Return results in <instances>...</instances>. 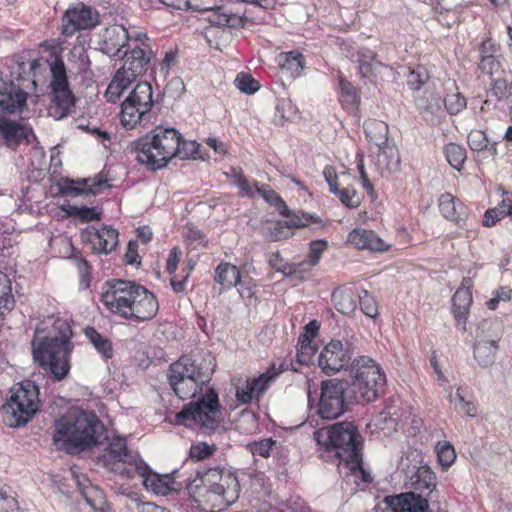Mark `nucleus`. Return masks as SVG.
<instances>
[{"mask_svg":"<svg viewBox=\"0 0 512 512\" xmlns=\"http://www.w3.org/2000/svg\"><path fill=\"white\" fill-rule=\"evenodd\" d=\"M97 463L127 479H133L139 475L143 478L144 487L155 494L166 496L181 489V484L176 482L170 474L154 472L141 459L138 452L128 449L126 439L119 436L113 438L108 444L104 453L97 458Z\"/></svg>","mask_w":512,"mask_h":512,"instance_id":"obj_1","label":"nucleus"},{"mask_svg":"<svg viewBox=\"0 0 512 512\" xmlns=\"http://www.w3.org/2000/svg\"><path fill=\"white\" fill-rule=\"evenodd\" d=\"M350 360L349 354H318V365L327 375L349 370V392L354 401L368 403L376 400L386 383L380 366L365 355L353 359L351 363Z\"/></svg>","mask_w":512,"mask_h":512,"instance_id":"obj_2","label":"nucleus"},{"mask_svg":"<svg viewBox=\"0 0 512 512\" xmlns=\"http://www.w3.org/2000/svg\"><path fill=\"white\" fill-rule=\"evenodd\" d=\"M105 440L107 429L94 412L70 410L54 421V445L67 454L90 450Z\"/></svg>","mask_w":512,"mask_h":512,"instance_id":"obj_3","label":"nucleus"},{"mask_svg":"<svg viewBox=\"0 0 512 512\" xmlns=\"http://www.w3.org/2000/svg\"><path fill=\"white\" fill-rule=\"evenodd\" d=\"M314 440L328 452H334L341 463L350 462L359 467V454L363 449V438L353 422H337L313 432Z\"/></svg>","mask_w":512,"mask_h":512,"instance_id":"obj_4","label":"nucleus"},{"mask_svg":"<svg viewBox=\"0 0 512 512\" xmlns=\"http://www.w3.org/2000/svg\"><path fill=\"white\" fill-rule=\"evenodd\" d=\"M175 424L195 428L204 435L214 434L220 427L221 411L218 393L208 389L196 400L185 404L175 415Z\"/></svg>","mask_w":512,"mask_h":512,"instance_id":"obj_5","label":"nucleus"},{"mask_svg":"<svg viewBox=\"0 0 512 512\" xmlns=\"http://www.w3.org/2000/svg\"><path fill=\"white\" fill-rule=\"evenodd\" d=\"M163 97V94H157L154 99L152 85L148 81L139 82L121 104V124L126 129H133L138 124L145 126L156 121Z\"/></svg>","mask_w":512,"mask_h":512,"instance_id":"obj_6","label":"nucleus"},{"mask_svg":"<svg viewBox=\"0 0 512 512\" xmlns=\"http://www.w3.org/2000/svg\"><path fill=\"white\" fill-rule=\"evenodd\" d=\"M39 387L31 380L16 383L10 389V397L3 405L5 423L10 427L27 424L38 412Z\"/></svg>","mask_w":512,"mask_h":512,"instance_id":"obj_7","label":"nucleus"},{"mask_svg":"<svg viewBox=\"0 0 512 512\" xmlns=\"http://www.w3.org/2000/svg\"><path fill=\"white\" fill-rule=\"evenodd\" d=\"M50 72L51 104L48 114L55 120H62L72 113L77 99L70 88L66 66L61 58H56L50 64Z\"/></svg>","mask_w":512,"mask_h":512,"instance_id":"obj_8","label":"nucleus"},{"mask_svg":"<svg viewBox=\"0 0 512 512\" xmlns=\"http://www.w3.org/2000/svg\"><path fill=\"white\" fill-rule=\"evenodd\" d=\"M43 325L44 323L35 328L31 341L32 352H72L73 332L67 320L58 317L50 326Z\"/></svg>","mask_w":512,"mask_h":512,"instance_id":"obj_9","label":"nucleus"},{"mask_svg":"<svg viewBox=\"0 0 512 512\" xmlns=\"http://www.w3.org/2000/svg\"><path fill=\"white\" fill-rule=\"evenodd\" d=\"M200 484L195 488L204 493H212L221 499L224 505L233 504L239 497L240 485L237 476L219 467L197 471Z\"/></svg>","mask_w":512,"mask_h":512,"instance_id":"obj_10","label":"nucleus"},{"mask_svg":"<svg viewBox=\"0 0 512 512\" xmlns=\"http://www.w3.org/2000/svg\"><path fill=\"white\" fill-rule=\"evenodd\" d=\"M136 287H139V284L134 281L122 279L106 281L104 284L106 289L101 293V301L112 313L125 318L135 300Z\"/></svg>","mask_w":512,"mask_h":512,"instance_id":"obj_11","label":"nucleus"},{"mask_svg":"<svg viewBox=\"0 0 512 512\" xmlns=\"http://www.w3.org/2000/svg\"><path fill=\"white\" fill-rule=\"evenodd\" d=\"M346 386V382L336 379L322 381L317 409V413L322 419L334 420L345 412Z\"/></svg>","mask_w":512,"mask_h":512,"instance_id":"obj_12","label":"nucleus"},{"mask_svg":"<svg viewBox=\"0 0 512 512\" xmlns=\"http://www.w3.org/2000/svg\"><path fill=\"white\" fill-rule=\"evenodd\" d=\"M215 358L212 354H182L180 358L170 365L169 371L184 373L199 379L202 384L210 381L215 369Z\"/></svg>","mask_w":512,"mask_h":512,"instance_id":"obj_13","label":"nucleus"},{"mask_svg":"<svg viewBox=\"0 0 512 512\" xmlns=\"http://www.w3.org/2000/svg\"><path fill=\"white\" fill-rule=\"evenodd\" d=\"M131 152L136 154V160L145 165L150 171L161 170L169 164V159L162 160L163 151L153 130L132 141L129 145Z\"/></svg>","mask_w":512,"mask_h":512,"instance_id":"obj_14","label":"nucleus"},{"mask_svg":"<svg viewBox=\"0 0 512 512\" xmlns=\"http://www.w3.org/2000/svg\"><path fill=\"white\" fill-rule=\"evenodd\" d=\"M100 23L98 11L84 3L69 7L62 18V34L71 37L77 31L91 30Z\"/></svg>","mask_w":512,"mask_h":512,"instance_id":"obj_15","label":"nucleus"},{"mask_svg":"<svg viewBox=\"0 0 512 512\" xmlns=\"http://www.w3.org/2000/svg\"><path fill=\"white\" fill-rule=\"evenodd\" d=\"M146 41H149V38L144 35V40H141V43L145 47L135 46L130 51L125 50L120 57L123 65L118 70L129 76L132 81L146 73L150 67L153 52L145 43Z\"/></svg>","mask_w":512,"mask_h":512,"instance_id":"obj_16","label":"nucleus"},{"mask_svg":"<svg viewBox=\"0 0 512 512\" xmlns=\"http://www.w3.org/2000/svg\"><path fill=\"white\" fill-rule=\"evenodd\" d=\"M471 284V279L464 277L460 287L455 291L451 299V312L455 320V326L463 332L467 331V321L473 302L472 292L470 290Z\"/></svg>","mask_w":512,"mask_h":512,"instance_id":"obj_17","label":"nucleus"},{"mask_svg":"<svg viewBox=\"0 0 512 512\" xmlns=\"http://www.w3.org/2000/svg\"><path fill=\"white\" fill-rule=\"evenodd\" d=\"M28 94L13 80H6L0 72V110L14 114L26 107Z\"/></svg>","mask_w":512,"mask_h":512,"instance_id":"obj_18","label":"nucleus"},{"mask_svg":"<svg viewBox=\"0 0 512 512\" xmlns=\"http://www.w3.org/2000/svg\"><path fill=\"white\" fill-rule=\"evenodd\" d=\"M33 361L54 381L64 380L71 369L70 354H32Z\"/></svg>","mask_w":512,"mask_h":512,"instance_id":"obj_19","label":"nucleus"},{"mask_svg":"<svg viewBox=\"0 0 512 512\" xmlns=\"http://www.w3.org/2000/svg\"><path fill=\"white\" fill-rule=\"evenodd\" d=\"M415 103L419 114L428 125H439L445 118L442 98L434 90H426L422 96L416 98Z\"/></svg>","mask_w":512,"mask_h":512,"instance_id":"obj_20","label":"nucleus"},{"mask_svg":"<svg viewBox=\"0 0 512 512\" xmlns=\"http://www.w3.org/2000/svg\"><path fill=\"white\" fill-rule=\"evenodd\" d=\"M135 300L128 312L126 319L135 321H146L152 319L159 308L158 301L153 293L144 286L136 287Z\"/></svg>","mask_w":512,"mask_h":512,"instance_id":"obj_21","label":"nucleus"},{"mask_svg":"<svg viewBox=\"0 0 512 512\" xmlns=\"http://www.w3.org/2000/svg\"><path fill=\"white\" fill-rule=\"evenodd\" d=\"M128 30L122 25H112L103 32L99 50L110 58H120L123 48L128 46Z\"/></svg>","mask_w":512,"mask_h":512,"instance_id":"obj_22","label":"nucleus"},{"mask_svg":"<svg viewBox=\"0 0 512 512\" xmlns=\"http://www.w3.org/2000/svg\"><path fill=\"white\" fill-rule=\"evenodd\" d=\"M503 324L498 319H483L477 325L475 331L474 348L481 349H499V341L503 335Z\"/></svg>","mask_w":512,"mask_h":512,"instance_id":"obj_23","label":"nucleus"},{"mask_svg":"<svg viewBox=\"0 0 512 512\" xmlns=\"http://www.w3.org/2000/svg\"><path fill=\"white\" fill-rule=\"evenodd\" d=\"M287 218L288 220L278 221L275 224L273 231L271 232V239L273 241L287 239L290 236V229L307 227L310 224H323V220L316 214H310L303 211H299L298 213L291 211L290 216Z\"/></svg>","mask_w":512,"mask_h":512,"instance_id":"obj_24","label":"nucleus"},{"mask_svg":"<svg viewBox=\"0 0 512 512\" xmlns=\"http://www.w3.org/2000/svg\"><path fill=\"white\" fill-rule=\"evenodd\" d=\"M406 478L413 489L412 492L428 498V502L431 500L437 484L436 475L428 465L413 466L411 470L406 472Z\"/></svg>","mask_w":512,"mask_h":512,"instance_id":"obj_25","label":"nucleus"},{"mask_svg":"<svg viewBox=\"0 0 512 512\" xmlns=\"http://www.w3.org/2000/svg\"><path fill=\"white\" fill-rule=\"evenodd\" d=\"M118 231L110 226H102L100 229L87 230L86 240L92 245V250L98 254L108 255L118 245Z\"/></svg>","mask_w":512,"mask_h":512,"instance_id":"obj_26","label":"nucleus"},{"mask_svg":"<svg viewBox=\"0 0 512 512\" xmlns=\"http://www.w3.org/2000/svg\"><path fill=\"white\" fill-rule=\"evenodd\" d=\"M386 503L393 512H431L428 498L416 492H405L386 497Z\"/></svg>","mask_w":512,"mask_h":512,"instance_id":"obj_27","label":"nucleus"},{"mask_svg":"<svg viewBox=\"0 0 512 512\" xmlns=\"http://www.w3.org/2000/svg\"><path fill=\"white\" fill-rule=\"evenodd\" d=\"M153 132L163 151L161 159H169L171 161L179 154L182 134L174 127H163L161 125L155 127Z\"/></svg>","mask_w":512,"mask_h":512,"instance_id":"obj_28","label":"nucleus"},{"mask_svg":"<svg viewBox=\"0 0 512 512\" xmlns=\"http://www.w3.org/2000/svg\"><path fill=\"white\" fill-rule=\"evenodd\" d=\"M441 214L459 227H464L468 219V208L459 199L449 193L442 194L439 198Z\"/></svg>","mask_w":512,"mask_h":512,"instance_id":"obj_29","label":"nucleus"},{"mask_svg":"<svg viewBox=\"0 0 512 512\" xmlns=\"http://www.w3.org/2000/svg\"><path fill=\"white\" fill-rule=\"evenodd\" d=\"M110 187L111 185L108 183V180L103 178L101 175H98L94 179H83L81 182H77V184L73 181H70L60 187L59 193L61 195L72 196H79L83 194L96 195L97 193Z\"/></svg>","mask_w":512,"mask_h":512,"instance_id":"obj_30","label":"nucleus"},{"mask_svg":"<svg viewBox=\"0 0 512 512\" xmlns=\"http://www.w3.org/2000/svg\"><path fill=\"white\" fill-rule=\"evenodd\" d=\"M30 132L31 130L25 125L0 115V135L8 148L16 149L24 140L28 139Z\"/></svg>","mask_w":512,"mask_h":512,"instance_id":"obj_31","label":"nucleus"},{"mask_svg":"<svg viewBox=\"0 0 512 512\" xmlns=\"http://www.w3.org/2000/svg\"><path fill=\"white\" fill-rule=\"evenodd\" d=\"M168 379L172 390L182 400L195 396L204 385L199 379L190 375L186 376L184 373L178 375L169 371Z\"/></svg>","mask_w":512,"mask_h":512,"instance_id":"obj_32","label":"nucleus"},{"mask_svg":"<svg viewBox=\"0 0 512 512\" xmlns=\"http://www.w3.org/2000/svg\"><path fill=\"white\" fill-rule=\"evenodd\" d=\"M492 100L500 104L502 108L512 105V73L509 77H496L491 81L485 104H490Z\"/></svg>","mask_w":512,"mask_h":512,"instance_id":"obj_33","label":"nucleus"},{"mask_svg":"<svg viewBox=\"0 0 512 512\" xmlns=\"http://www.w3.org/2000/svg\"><path fill=\"white\" fill-rule=\"evenodd\" d=\"M77 486L80 494L82 495L86 503L95 512L109 511V506L107 504L105 495L101 489H99L97 486L92 485L90 481L87 479H84V481L77 479Z\"/></svg>","mask_w":512,"mask_h":512,"instance_id":"obj_34","label":"nucleus"},{"mask_svg":"<svg viewBox=\"0 0 512 512\" xmlns=\"http://www.w3.org/2000/svg\"><path fill=\"white\" fill-rule=\"evenodd\" d=\"M347 241L356 248L371 251L386 250L385 243L373 231L365 229H354L348 234Z\"/></svg>","mask_w":512,"mask_h":512,"instance_id":"obj_35","label":"nucleus"},{"mask_svg":"<svg viewBox=\"0 0 512 512\" xmlns=\"http://www.w3.org/2000/svg\"><path fill=\"white\" fill-rule=\"evenodd\" d=\"M356 62L359 64V74L368 80L374 79L383 66L377 59L376 52L367 47H361L356 52Z\"/></svg>","mask_w":512,"mask_h":512,"instance_id":"obj_36","label":"nucleus"},{"mask_svg":"<svg viewBox=\"0 0 512 512\" xmlns=\"http://www.w3.org/2000/svg\"><path fill=\"white\" fill-rule=\"evenodd\" d=\"M241 273L237 266L228 263L221 262L215 269V281L223 286V290L231 289L234 286L240 284Z\"/></svg>","mask_w":512,"mask_h":512,"instance_id":"obj_37","label":"nucleus"},{"mask_svg":"<svg viewBox=\"0 0 512 512\" xmlns=\"http://www.w3.org/2000/svg\"><path fill=\"white\" fill-rule=\"evenodd\" d=\"M356 295L351 289H335L332 292L331 299L335 308L342 314L349 315L357 307Z\"/></svg>","mask_w":512,"mask_h":512,"instance_id":"obj_38","label":"nucleus"},{"mask_svg":"<svg viewBox=\"0 0 512 512\" xmlns=\"http://www.w3.org/2000/svg\"><path fill=\"white\" fill-rule=\"evenodd\" d=\"M15 307L12 294V282L7 274L0 271V319H3Z\"/></svg>","mask_w":512,"mask_h":512,"instance_id":"obj_39","label":"nucleus"},{"mask_svg":"<svg viewBox=\"0 0 512 512\" xmlns=\"http://www.w3.org/2000/svg\"><path fill=\"white\" fill-rule=\"evenodd\" d=\"M280 69L290 74L291 77H297L305 66L304 56L299 51H289L280 55Z\"/></svg>","mask_w":512,"mask_h":512,"instance_id":"obj_40","label":"nucleus"},{"mask_svg":"<svg viewBox=\"0 0 512 512\" xmlns=\"http://www.w3.org/2000/svg\"><path fill=\"white\" fill-rule=\"evenodd\" d=\"M320 330V323L313 319L308 322L300 332L297 342V352H301L307 348H310L312 352H317L318 347L313 345L314 339L318 336Z\"/></svg>","mask_w":512,"mask_h":512,"instance_id":"obj_41","label":"nucleus"},{"mask_svg":"<svg viewBox=\"0 0 512 512\" xmlns=\"http://www.w3.org/2000/svg\"><path fill=\"white\" fill-rule=\"evenodd\" d=\"M256 192L270 205H273L280 215L288 217L291 214V210L286 205V202L275 192L269 185L263 184L257 186L255 183Z\"/></svg>","mask_w":512,"mask_h":512,"instance_id":"obj_42","label":"nucleus"},{"mask_svg":"<svg viewBox=\"0 0 512 512\" xmlns=\"http://www.w3.org/2000/svg\"><path fill=\"white\" fill-rule=\"evenodd\" d=\"M131 82L132 80L129 76H126L123 72L117 70L106 90L108 102L116 103L122 96L123 92L129 87Z\"/></svg>","mask_w":512,"mask_h":512,"instance_id":"obj_43","label":"nucleus"},{"mask_svg":"<svg viewBox=\"0 0 512 512\" xmlns=\"http://www.w3.org/2000/svg\"><path fill=\"white\" fill-rule=\"evenodd\" d=\"M60 209L66 213L67 216L77 218L82 222H91L101 219L102 213L97 211L95 207L75 206L69 203L61 205Z\"/></svg>","mask_w":512,"mask_h":512,"instance_id":"obj_44","label":"nucleus"},{"mask_svg":"<svg viewBox=\"0 0 512 512\" xmlns=\"http://www.w3.org/2000/svg\"><path fill=\"white\" fill-rule=\"evenodd\" d=\"M277 372H275V364H271V366L258 377L249 379V384L253 388L257 400L267 391L270 387L271 383L276 379Z\"/></svg>","mask_w":512,"mask_h":512,"instance_id":"obj_45","label":"nucleus"},{"mask_svg":"<svg viewBox=\"0 0 512 512\" xmlns=\"http://www.w3.org/2000/svg\"><path fill=\"white\" fill-rule=\"evenodd\" d=\"M478 67L482 73L490 76L491 81L496 77H509L512 73L510 70H505L503 68L499 57L480 59Z\"/></svg>","mask_w":512,"mask_h":512,"instance_id":"obj_46","label":"nucleus"},{"mask_svg":"<svg viewBox=\"0 0 512 512\" xmlns=\"http://www.w3.org/2000/svg\"><path fill=\"white\" fill-rule=\"evenodd\" d=\"M444 152L449 164L454 169L460 171L467 159L465 148L456 143H449L445 146Z\"/></svg>","mask_w":512,"mask_h":512,"instance_id":"obj_47","label":"nucleus"},{"mask_svg":"<svg viewBox=\"0 0 512 512\" xmlns=\"http://www.w3.org/2000/svg\"><path fill=\"white\" fill-rule=\"evenodd\" d=\"M84 334L97 352H111L112 345L109 339L100 334L94 327H86Z\"/></svg>","mask_w":512,"mask_h":512,"instance_id":"obj_48","label":"nucleus"},{"mask_svg":"<svg viewBox=\"0 0 512 512\" xmlns=\"http://www.w3.org/2000/svg\"><path fill=\"white\" fill-rule=\"evenodd\" d=\"M277 441L272 438H264L259 441L249 442L246 445L247 451H249L253 456H260L263 458H268L271 455V451L274 446H276Z\"/></svg>","mask_w":512,"mask_h":512,"instance_id":"obj_49","label":"nucleus"},{"mask_svg":"<svg viewBox=\"0 0 512 512\" xmlns=\"http://www.w3.org/2000/svg\"><path fill=\"white\" fill-rule=\"evenodd\" d=\"M430 76L423 66H417L407 75V85L414 91L420 90L429 82Z\"/></svg>","mask_w":512,"mask_h":512,"instance_id":"obj_50","label":"nucleus"},{"mask_svg":"<svg viewBox=\"0 0 512 512\" xmlns=\"http://www.w3.org/2000/svg\"><path fill=\"white\" fill-rule=\"evenodd\" d=\"M443 101V106L451 115L460 113L466 107V98L459 92L448 93Z\"/></svg>","mask_w":512,"mask_h":512,"instance_id":"obj_51","label":"nucleus"},{"mask_svg":"<svg viewBox=\"0 0 512 512\" xmlns=\"http://www.w3.org/2000/svg\"><path fill=\"white\" fill-rule=\"evenodd\" d=\"M201 145L196 141H186L183 137L181 140V147L179 154L176 157L180 159L192 158L194 160L201 159L205 160L204 155L201 153Z\"/></svg>","mask_w":512,"mask_h":512,"instance_id":"obj_52","label":"nucleus"},{"mask_svg":"<svg viewBox=\"0 0 512 512\" xmlns=\"http://www.w3.org/2000/svg\"><path fill=\"white\" fill-rule=\"evenodd\" d=\"M332 194L336 195L347 208H357L361 203L357 191L352 186L343 189H339L338 187L337 191H333Z\"/></svg>","mask_w":512,"mask_h":512,"instance_id":"obj_53","label":"nucleus"},{"mask_svg":"<svg viewBox=\"0 0 512 512\" xmlns=\"http://www.w3.org/2000/svg\"><path fill=\"white\" fill-rule=\"evenodd\" d=\"M236 87L243 93L254 94L260 89L259 82L248 73H239L235 79Z\"/></svg>","mask_w":512,"mask_h":512,"instance_id":"obj_54","label":"nucleus"},{"mask_svg":"<svg viewBox=\"0 0 512 512\" xmlns=\"http://www.w3.org/2000/svg\"><path fill=\"white\" fill-rule=\"evenodd\" d=\"M217 450L215 444H207L206 442H198L192 444L189 450V456L193 460L201 461L209 458Z\"/></svg>","mask_w":512,"mask_h":512,"instance_id":"obj_55","label":"nucleus"},{"mask_svg":"<svg viewBox=\"0 0 512 512\" xmlns=\"http://www.w3.org/2000/svg\"><path fill=\"white\" fill-rule=\"evenodd\" d=\"M437 457L443 468L450 467L456 459L454 447L449 442L439 443L437 445Z\"/></svg>","mask_w":512,"mask_h":512,"instance_id":"obj_56","label":"nucleus"},{"mask_svg":"<svg viewBox=\"0 0 512 512\" xmlns=\"http://www.w3.org/2000/svg\"><path fill=\"white\" fill-rule=\"evenodd\" d=\"M359 305L361 311L370 318H375L378 315V306L372 295L367 290H362L358 294Z\"/></svg>","mask_w":512,"mask_h":512,"instance_id":"obj_57","label":"nucleus"},{"mask_svg":"<svg viewBox=\"0 0 512 512\" xmlns=\"http://www.w3.org/2000/svg\"><path fill=\"white\" fill-rule=\"evenodd\" d=\"M328 243L324 239L314 240L309 245V253L307 256L306 266L313 267L319 263L323 252L326 250Z\"/></svg>","mask_w":512,"mask_h":512,"instance_id":"obj_58","label":"nucleus"},{"mask_svg":"<svg viewBox=\"0 0 512 512\" xmlns=\"http://www.w3.org/2000/svg\"><path fill=\"white\" fill-rule=\"evenodd\" d=\"M488 138L482 130H472L467 136V143L472 151L484 152L488 148Z\"/></svg>","mask_w":512,"mask_h":512,"instance_id":"obj_59","label":"nucleus"},{"mask_svg":"<svg viewBox=\"0 0 512 512\" xmlns=\"http://www.w3.org/2000/svg\"><path fill=\"white\" fill-rule=\"evenodd\" d=\"M343 101L349 104H358L360 102V95L358 89L353 86L349 81L341 78L339 81Z\"/></svg>","mask_w":512,"mask_h":512,"instance_id":"obj_60","label":"nucleus"},{"mask_svg":"<svg viewBox=\"0 0 512 512\" xmlns=\"http://www.w3.org/2000/svg\"><path fill=\"white\" fill-rule=\"evenodd\" d=\"M505 201H501L496 207L488 209L484 214L483 225L486 227L494 226L504 217Z\"/></svg>","mask_w":512,"mask_h":512,"instance_id":"obj_61","label":"nucleus"},{"mask_svg":"<svg viewBox=\"0 0 512 512\" xmlns=\"http://www.w3.org/2000/svg\"><path fill=\"white\" fill-rule=\"evenodd\" d=\"M359 347L353 342L346 340L344 343L338 339H331L321 352H353Z\"/></svg>","mask_w":512,"mask_h":512,"instance_id":"obj_62","label":"nucleus"},{"mask_svg":"<svg viewBox=\"0 0 512 512\" xmlns=\"http://www.w3.org/2000/svg\"><path fill=\"white\" fill-rule=\"evenodd\" d=\"M307 271L306 262L300 263H282L278 272L283 273L285 276L295 277L302 279L303 273Z\"/></svg>","mask_w":512,"mask_h":512,"instance_id":"obj_63","label":"nucleus"},{"mask_svg":"<svg viewBox=\"0 0 512 512\" xmlns=\"http://www.w3.org/2000/svg\"><path fill=\"white\" fill-rule=\"evenodd\" d=\"M236 399L238 402L242 404H248L252 402L253 399L257 400V396L249 384V379L246 380L245 385L242 387H236Z\"/></svg>","mask_w":512,"mask_h":512,"instance_id":"obj_64","label":"nucleus"}]
</instances>
